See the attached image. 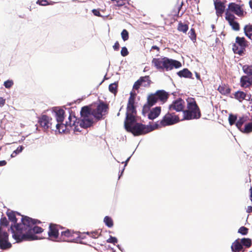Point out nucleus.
Instances as JSON below:
<instances>
[{
	"instance_id": "obj_49",
	"label": "nucleus",
	"mask_w": 252,
	"mask_h": 252,
	"mask_svg": "<svg viewBox=\"0 0 252 252\" xmlns=\"http://www.w3.org/2000/svg\"><path fill=\"white\" fill-rule=\"evenodd\" d=\"M113 48L115 51H118L120 49V44L118 41H116L114 45L113 46Z\"/></svg>"
},
{
	"instance_id": "obj_8",
	"label": "nucleus",
	"mask_w": 252,
	"mask_h": 252,
	"mask_svg": "<svg viewBox=\"0 0 252 252\" xmlns=\"http://www.w3.org/2000/svg\"><path fill=\"white\" fill-rule=\"evenodd\" d=\"M136 94L134 92H131L128 98L126 107V118L125 121H126L128 118L135 117L136 114V107L135 106V99Z\"/></svg>"
},
{
	"instance_id": "obj_50",
	"label": "nucleus",
	"mask_w": 252,
	"mask_h": 252,
	"mask_svg": "<svg viewBox=\"0 0 252 252\" xmlns=\"http://www.w3.org/2000/svg\"><path fill=\"white\" fill-rule=\"evenodd\" d=\"M92 12L95 16H98V17H101V15L100 14L99 11L97 9H93Z\"/></svg>"
},
{
	"instance_id": "obj_39",
	"label": "nucleus",
	"mask_w": 252,
	"mask_h": 252,
	"mask_svg": "<svg viewBox=\"0 0 252 252\" xmlns=\"http://www.w3.org/2000/svg\"><path fill=\"white\" fill-rule=\"evenodd\" d=\"M121 36L123 40L125 41L129 38V33L127 31L126 29H124L121 32Z\"/></svg>"
},
{
	"instance_id": "obj_10",
	"label": "nucleus",
	"mask_w": 252,
	"mask_h": 252,
	"mask_svg": "<svg viewBox=\"0 0 252 252\" xmlns=\"http://www.w3.org/2000/svg\"><path fill=\"white\" fill-rule=\"evenodd\" d=\"M108 105L103 102H100L96 108H92V116L97 121L103 119V116L105 115L107 109Z\"/></svg>"
},
{
	"instance_id": "obj_53",
	"label": "nucleus",
	"mask_w": 252,
	"mask_h": 252,
	"mask_svg": "<svg viewBox=\"0 0 252 252\" xmlns=\"http://www.w3.org/2000/svg\"><path fill=\"white\" fill-rule=\"evenodd\" d=\"M0 224L4 226H6L7 225L6 220L5 219H1L0 220Z\"/></svg>"
},
{
	"instance_id": "obj_51",
	"label": "nucleus",
	"mask_w": 252,
	"mask_h": 252,
	"mask_svg": "<svg viewBox=\"0 0 252 252\" xmlns=\"http://www.w3.org/2000/svg\"><path fill=\"white\" fill-rule=\"evenodd\" d=\"M5 103V100L3 97H0V107L3 106Z\"/></svg>"
},
{
	"instance_id": "obj_2",
	"label": "nucleus",
	"mask_w": 252,
	"mask_h": 252,
	"mask_svg": "<svg viewBox=\"0 0 252 252\" xmlns=\"http://www.w3.org/2000/svg\"><path fill=\"white\" fill-rule=\"evenodd\" d=\"M124 126L126 130L134 136L145 135L156 129L154 124L153 125H145L137 123L135 117L128 118L126 121H125Z\"/></svg>"
},
{
	"instance_id": "obj_9",
	"label": "nucleus",
	"mask_w": 252,
	"mask_h": 252,
	"mask_svg": "<svg viewBox=\"0 0 252 252\" xmlns=\"http://www.w3.org/2000/svg\"><path fill=\"white\" fill-rule=\"evenodd\" d=\"M248 46V41L245 37L237 36L235 39V43L233 45L232 49L234 53L241 56L244 54Z\"/></svg>"
},
{
	"instance_id": "obj_3",
	"label": "nucleus",
	"mask_w": 252,
	"mask_h": 252,
	"mask_svg": "<svg viewBox=\"0 0 252 252\" xmlns=\"http://www.w3.org/2000/svg\"><path fill=\"white\" fill-rule=\"evenodd\" d=\"M152 63L157 69L163 71L171 70L173 68H178L182 66L180 62L167 57L154 58Z\"/></svg>"
},
{
	"instance_id": "obj_24",
	"label": "nucleus",
	"mask_w": 252,
	"mask_h": 252,
	"mask_svg": "<svg viewBox=\"0 0 252 252\" xmlns=\"http://www.w3.org/2000/svg\"><path fill=\"white\" fill-rule=\"evenodd\" d=\"M231 249L233 252H239L240 251H244L243 247L241 243L240 239L236 240L232 244Z\"/></svg>"
},
{
	"instance_id": "obj_56",
	"label": "nucleus",
	"mask_w": 252,
	"mask_h": 252,
	"mask_svg": "<svg viewBox=\"0 0 252 252\" xmlns=\"http://www.w3.org/2000/svg\"><path fill=\"white\" fill-rule=\"evenodd\" d=\"M195 76L198 80H201L200 76L198 73L195 72Z\"/></svg>"
},
{
	"instance_id": "obj_33",
	"label": "nucleus",
	"mask_w": 252,
	"mask_h": 252,
	"mask_svg": "<svg viewBox=\"0 0 252 252\" xmlns=\"http://www.w3.org/2000/svg\"><path fill=\"white\" fill-rule=\"evenodd\" d=\"M148 79L147 77H140L139 79L134 84L133 89L138 90L140 86H142V80L144 81V79H146V80L148 81Z\"/></svg>"
},
{
	"instance_id": "obj_57",
	"label": "nucleus",
	"mask_w": 252,
	"mask_h": 252,
	"mask_svg": "<svg viewBox=\"0 0 252 252\" xmlns=\"http://www.w3.org/2000/svg\"><path fill=\"white\" fill-rule=\"evenodd\" d=\"M247 212L248 213H251V212H252V207L251 206H249L248 207V209H247Z\"/></svg>"
},
{
	"instance_id": "obj_14",
	"label": "nucleus",
	"mask_w": 252,
	"mask_h": 252,
	"mask_svg": "<svg viewBox=\"0 0 252 252\" xmlns=\"http://www.w3.org/2000/svg\"><path fill=\"white\" fill-rule=\"evenodd\" d=\"M38 122L40 126L44 129H52L54 123L52 119L46 115H42L38 118Z\"/></svg>"
},
{
	"instance_id": "obj_18",
	"label": "nucleus",
	"mask_w": 252,
	"mask_h": 252,
	"mask_svg": "<svg viewBox=\"0 0 252 252\" xmlns=\"http://www.w3.org/2000/svg\"><path fill=\"white\" fill-rule=\"evenodd\" d=\"M235 18L236 17L233 14H227V16H225V19L228 22L232 29L238 31L240 30V25L237 22L235 21Z\"/></svg>"
},
{
	"instance_id": "obj_1",
	"label": "nucleus",
	"mask_w": 252,
	"mask_h": 252,
	"mask_svg": "<svg viewBox=\"0 0 252 252\" xmlns=\"http://www.w3.org/2000/svg\"><path fill=\"white\" fill-rule=\"evenodd\" d=\"M22 222L15 224L11 226L12 237L16 242L22 241H32L38 239L35 233H39L43 231V229L34 224L40 221L33 220L28 217L22 216Z\"/></svg>"
},
{
	"instance_id": "obj_6",
	"label": "nucleus",
	"mask_w": 252,
	"mask_h": 252,
	"mask_svg": "<svg viewBox=\"0 0 252 252\" xmlns=\"http://www.w3.org/2000/svg\"><path fill=\"white\" fill-rule=\"evenodd\" d=\"M180 122V119L178 115L174 113L168 112L160 121H158L154 124L156 129L161 128L168 126L174 125Z\"/></svg>"
},
{
	"instance_id": "obj_42",
	"label": "nucleus",
	"mask_w": 252,
	"mask_h": 252,
	"mask_svg": "<svg viewBox=\"0 0 252 252\" xmlns=\"http://www.w3.org/2000/svg\"><path fill=\"white\" fill-rule=\"evenodd\" d=\"M143 77H147L148 79V81L146 80V79H144V81L142 80V86H143L144 87H149L151 82L149 76H144Z\"/></svg>"
},
{
	"instance_id": "obj_34",
	"label": "nucleus",
	"mask_w": 252,
	"mask_h": 252,
	"mask_svg": "<svg viewBox=\"0 0 252 252\" xmlns=\"http://www.w3.org/2000/svg\"><path fill=\"white\" fill-rule=\"evenodd\" d=\"M129 159V158H127L126 160H125V158H119V160H117L118 163H121L122 164V165H123L122 167H119L120 169L122 168V172H121V174L120 176H121L122 175V173H123V172L125 170V167L127 165V163L128 162Z\"/></svg>"
},
{
	"instance_id": "obj_38",
	"label": "nucleus",
	"mask_w": 252,
	"mask_h": 252,
	"mask_svg": "<svg viewBox=\"0 0 252 252\" xmlns=\"http://www.w3.org/2000/svg\"><path fill=\"white\" fill-rule=\"evenodd\" d=\"M104 222L109 227L113 226V221L112 219L108 216H106L104 219Z\"/></svg>"
},
{
	"instance_id": "obj_19",
	"label": "nucleus",
	"mask_w": 252,
	"mask_h": 252,
	"mask_svg": "<svg viewBox=\"0 0 252 252\" xmlns=\"http://www.w3.org/2000/svg\"><path fill=\"white\" fill-rule=\"evenodd\" d=\"M216 14L218 16H221L225 9L224 3L220 0H216L214 2Z\"/></svg>"
},
{
	"instance_id": "obj_16",
	"label": "nucleus",
	"mask_w": 252,
	"mask_h": 252,
	"mask_svg": "<svg viewBox=\"0 0 252 252\" xmlns=\"http://www.w3.org/2000/svg\"><path fill=\"white\" fill-rule=\"evenodd\" d=\"M48 233L51 240L55 241H60L59 237V230L56 225L51 224L49 226V230Z\"/></svg>"
},
{
	"instance_id": "obj_20",
	"label": "nucleus",
	"mask_w": 252,
	"mask_h": 252,
	"mask_svg": "<svg viewBox=\"0 0 252 252\" xmlns=\"http://www.w3.org/2000/svg\"><path fill=\"white\" fill-rule=\"evenodd\" d=\"M155 94H156L158 101L162 103H165L168 99L169 94L164 90L157 91Z\"/></svg>"
},
{
	"instance_id": "obj_22",
	"label": "nucleus",
	"mask_w": 252,
	"mask_h": 252,
	"mask_svg": "<svg viewBox=\"0 0 252 252\" xmlns=\"http://www.w3.org/2000/svg\"><path fill=\"white\" fill-rule=\"evenodd\" d=\"M161 113V107L159 106L153 108L149 112L148 114V118L150 120H154L160 115Z\"/></svg>"
},
{
	"instance_id": "obj_46",
	"label": "nucleus",
	"mask_w": 252,
	"mask_h": 252,
	"mask_svg": "<svg viewBox=\"0 0 252 252\" xmlns=\"http://www.w3.org/2000/svg\"><path fill=\"white\" fill-rule=\"evenodd\" d=\"M115 1L116 2L115 5L118 7L122 6L125 4L124 0H116Z\"/></svg>"
},
{
	"instance_id": "obj_60",
	"label": "nucleus",
	"mask_w": 252,
	"mask_h": 252,
	"mask_svg": "<svg viewBox=\"0 0 252 252\" xmlns=\"http://www.w3.org/2000/svg\"><path fill=\"white\" fill-rule=\"evenodd\" d=\"M251 200L252 201V194H251Z\"/></svg>"
},
{
	"instance_id": "obj_31",
	"label": "nucleus",
	"mask_w": 252,
	"mask_h": 252,
	"mask_svg": "<svg viewBox=\"0 0 252 252\" xmlns=\"http://www.w3.org/2000/svg\"><path fill=\"white\" fill-rule=\"evenodd\" d=\"M244 72L247 74L246 76H252V65H244L242 67Z\"/></svg>"
},
{
	"instance_id": "obj_35",
	"label": "nucleus",
	"mask_w": 252,
	"mask_h": 252,
	"mask_svg": "<svg viewBox=\"0 0 252 252\" xmlns=\"http://www.w3.org/2000/svg\"><path fill=\"white\" fill-rule=\"evenodd\" d=\"M240 241L243 246H244L247 248H249L252 245V240L249 238H244L241 239Z\"/></svg>"
},
{
	"instance_id": "obj_37",
	"label": "nucleus",
	"mask_w": 252,
	"mask_h": 252,
	"mask_svg": "<svg viewBox=\"0 0 252 252\" xmlns=\"http://www.w3.org/2000/svg\"><path fill=\"white\" fill-rule=\"evenodd\" d=\"M243 133H249L252 132V122L246 125L245 128L241 130Z\"/></svg>"
},
{
	"instance_id": "obj_48",
	"label": "nucleus",
	"mask_w": 252,
	"mask_h": 252,
	"mask_svg": "<svg viewBox=\"0 0 252 252\" xmlns=\"http://www.w3.org/2000/svg\"><path fill=\"white\" fill-rule=\"evenodd\" d=\"M37 3L41 5H46L48 4V1L46 0H38Z\"/></svg>"
},
{
	"instance_id": "obj_40",
	"label": "nucleus",
	"mask_w": 252,
	"mask_h": 252,
	"mask_svg": "<svg viewBox=\"0 0 252 252\" xmlns=\"http://www.w3.org/2000/svg\"><path fill=\"white\" fill-rule=\"evenodd\" d=\"M7 216L9 219L14 223L17 221V219L16 217V214L14 212H9L7 213Z\"/></svg>"
},
{
	"instance_id": "obj_13",
	"label": "nucleus",
	"mask_w": 252,
	"mask_h": 252,
	"mask_svg": "<svg viewBox=\"0 0 252 252\" xmlns=\"http://www.w3.org/2000/svg\"><path fill=\"white\" fill-rule=\"evenodd\" d=\"M75 236L76 238L79 237V232H74L69 229H66L65 231L61 232L60 240L67 242H74Z\"/></svg>"
},
{
	"instance_id": "obj_15",
	"label": "nucleus",
	"mask_w": 252,
	"mask_h": 252,
	"mask_svg": "<svg viewBox=\"0 0 252 252\" xmlns=\"http://www.w3.org/2000/svg\"><path fill=\"white\" fill-rule=\"evenodd\" d=\"M185 107V101L181 98H178L174 101L169 106L170 110H175L177 112L184 111Z\"/></svg>"
},
{
	"instance_id": "obj_59",
	"label": "nucleus",
	"mask_w": 252,
	"mask_h": 252,
	"mask_svg": "<svg viewBox=\"0 0 252 252\" xmlns=\"http://www.w3.org/2000/svg\"><path fill=\"white\" fill-rule=\"evenodd\" d=\"M249 4H250V7L252 9V0H250L249 1Z\"/></svg>"
},
{
	"instance_id": "obj_61",
	"label": "nucleus",
	"mask_w": 252,
	"mask_h": 252,
	"mask_svg": "<svg viewBox=\"0 0 252 252\" xmlns=\"http://www.w3.org/2000/svg\"><path fill=\"white\" fill-rule=\"evenodd\" d=\"M13 154H12L11 155V158H13Z\"/></svg>"
},
{
	"instance_id": "obj_64",
	"label": "nucleus",
	"mask_w": 252,
	"mask_h": 252,
	"mask_svg": "<svg viewBox=\"0 0 252 252\" xmlns=\"http://www.w3.org/2000/svg\"><path fill=\"white\" fill-rule=\"evenodd\" d=\"M252 252V251H251V252Z\"/></svg>"
},
{
	"instance_id": "obj_25",
	"label": "nucleus",
	"mask_w": 252,
	"mask_h": 252,
	"mask_svg": "<svg viewBox=\"0 0 252 252\" xmlns=\"http://www.w3.org/2000/svg\"><path fill=\"white\" fill-rule=\"evenodd\" d=\"M218 90L222 95H228L231 92V89L229 86L225 84L220 85L218 87Z\"/></svg>"
},
{
	"instance_id": "obj_23",
	"label": "nucleus",
	"mask_w": 252,
	"mask_h": 252,
	"mask_svg": "<svg viewBox=\"0 0 252 252\" xmlns=\"http://www.w3.org/2000/svg\"><path fill=\"white\" fill-rule=\"evenodd\" d=\"M234 95V97L240 102H242L244 99L249 100L251 98V94L248 95L243 91H237Z\"/></svg>"
},
{
	"instance_id": "obj_29",
	"label": "nucleus",
	"mask_w": 252,
	"mask_h": 252,
	"mask_svg": "<svg viewBox=\"0 0 252 252\" xmlns=\"http://www.w3.org/2000/svg\"><path fill=\"white\" fill-rule=\"evenodd\" d=\"M177 30L180 32L186 33L189 30V26L187 24H185L181 21H180L177 26Z\"/></svg>"
},
{
	"instance_id": "obj_28",
	"label": "nucleus",
	"mask_w": 252,
	"mask_h": 252,
	"mask_svg": "<svg viewBox=\"0 0 252 252\" xmlns=\"http://www.w3.org/2000/svg\"><path fill=\"white\" fill-rule=\"evenodd\" d=\"M244 32L245 35L252 40V25L249 24L245 25Z\"/></svg>"
},
{
	"instance_id": "obj_63",
	"label": "nucleus",
	"mask_w": 252,
	"mask_h": 252,
	"mask_svg": "<svg viewBox=\"0 0 252 252\" xmlns=\"http://www.w3.org/2000/svg\"><path fill=\"white\" fill-rule=\"evenodd\" d=\"M251 191H252V188L251 189Z\"/></svg>"
},
{
	"instance_id": "obj_47",
	"label": "nucleus",
	"mask_w": 252,
	"mask_h": 252,
	"mask_svg": "<svg viewBox=\"0 0 252 252\" xmlns=\"http://www.w3.org/2000/svg\"><path fill=\"white\" fill-rule=\"evenodd\" d=\"M108 243L115 244L117 242V239L116 238L110 236V237L107 240Z\"/></svg>"
},
{
	"instance_id": "obj_41",
	"label": "nucleus",
	"mask_w": 252,
	"mask_h": 252,
	"mask_svg": "<svg viewBox=\"0 0 252 252\" xmlns=\"http://www.w3.org/2000/svg\"><path fill=\"white\" fill-rule=\"evenodd\" d=\"M228 120L229 124L232 126L235 124L237 120V116L231 114L229 115Z\"/></svg>"
},
{
	"instance_id": "obj_4",
	"label": "nucleus",
	"mask_w": 252,
	"mask_h": 252,
	"mask_svg": "<svg viewBox=\"0 0 252 252\" xmlns=\"http://www.w3.org/2000/svg\"><path fill=\"white\" fill-rule=\"evenodd\" d=\"M187 109L183 111L184 119L190 120L199 119L201 113L195 98L189 97L187 99Z\"/></svg>"
},
{
	"instance_id": "obj_55",
	"label": "nucleus",
	"mask_w": 252,
	"mask_h": 252,
	"mask_svg": "<svg viewBox=\"0 0 252 252\" xmlns=\"http://www.w3.org/2000/svg\"><path fill=\"white\" fill-rule=\"evenodd\" d=\"M152 49H156L158 51H159V48L156 45L155 46H153L152 47Z\"/></svg>"
},
{
	"instance_id": "obj_5",
	"label": "nucleus",
	"mask_w": 252,
	"mask_h": 252,
	"mask_svg": "<svg viewBox=\"0 0 252 252\" xmlns=\"http://www.w3.org/2000/svg\"><path fill=\"white\" fill-rule=\"evenodd\" d=\"M81 119H77L76 124L82 128H88L91 126L94 123L92 116V107L85 106L80 111Z\"/></svg>"
},
{
	"instance_id": "obj_27",
	"label": "nucleus",
	"mask_w": 252,
	"mask_h": 252,
	"mask_svg": "<svg viewBox=\"0 0 252 252\" xmlns=\"http://www.w3.org/2000/svg\"><path fill=\"white\" fill-rule=\"evenodd\" d=\"M177 74L180 77H185L188 78H192V73L187 68H184L177 72Z\"/></svg>"
},
{
	"instance_id": "obj_43",
	"label": "nucleus",
	"mask_w": 252,
	"mask_h": 252,
	"mask_svg": "<svg viewBox=\"0 0 252 252\" xmlns=\"http://www.w3.org/2000/svg\"><path fill=\"white\" fill-rule=\"evenodd\" d=\"M248 229L244 226L241 227L238 230V233L245 235L248 233Z\"/></svg>"
},
{
	"instance_id": "obj_11",
	"label": "nucleus",
	"mask_w": 252,
	"mask_h": 252,
	"mask_svg": "<svg viewBox=\"0 0 252 252\" xmlns=\"http://www.w3.org/2000/svg\"><path fill=\"white\" fill-rule=\"evenodd\" d=\"M231 12L240 17L244 16V11L243 8L241 5L235 2L229 3L228 8L225 12V16H227V14H232Z\"/></svg>"
},
{
	"instance_id": "obj_12",
	"label": "nucleus",
	"mask_w": 252,
	"mask_h": 252,
	"mask_svg": "<svg viewBox=\"0 0 252 252\" xmlns=\"http://www.w3.org/2000/svg\"><path fill=\"white\" fill-rule=\"evenodd\" d=\"M11 247V244L9 242L8 235L6 230L2 226H0V248L6 249Z\"/></svg>"
},
{
	"instance_id": "obj_21",
	"label": "nucleus",
	"mask_w": 252,
	"mask_h": 252,
	"mask_svg": "<svg viewBox=\"0 0 252 252\" xmlns=\"http://www.w3.org/2000/svg\"><path fill=\"white\" fill-rule=\"evenodd\" d=\"M240 85L244 88H249L252 85V76H242L240 78Z\"/></svg>"
},
{
	"instance_id": "obj_30",
	"label": "nucleus",
	"mask_w": 252,
	"mask_h": 252,
	"mask_svg": "<svg viewBox=\"0 0 252 252\" xmlns=\"http://www.w3.org/2000/svg\"><path fill=\"white\" fill-rule=\"evenodd\" d=\"M247 121V116H243L240 117L236 123V126L240 130L243 129L242 128V126L244 123H245Z\"/></svg>"
},
{
	"instance_id": "obj_58",
	"label": "nucleus",
	"mask_w": 252,
	"mask_h": 252,
	"mask_svg": "<svg viewBox=\"0 0 252 252\" xmlns=\"http://www.w3.org/2000/svg\"><path fill=\"white\" fill-rule=\"evenodd\" d=\"M183 2H182L181 5L179 6V7H178V12L180 11L181 8H182V6H183Z\"/></svg>"
},
{
	"instance_id": "obj_7",
	"label": "nucleus",
	"mask_w": 252,
	"mask_h": 252,
	"mask_svg": "<svg viewBox=\"0 0 252 252\" xmlns=\"http://www.w3.org/2000/svg\"><path fill=\"white\" fill-rule=\"evenodd\" d=\"M77 118L74 116L70 114L68 117V121L66 122L65 124H62V123H57L54 121V125L58 130L59 133L64 132L65 131L69 130L68 127H72L74 126V131H81L79 128L78 127V125L76 124Z\"/></svg>"
},
{
	"instance_id": "obj_32",
	"label": "nucleus",
	"mask_w": 252,
	"mask_h": 252,
	"mask_svg": "<svg viewBox=\"0 0 252 252\" xmlns=\"http://www.w3.org/2000/svg\"><path fill=\"white\" fill-rule=\"evenodd\" d=\"M118 82H115L109 86V91L112 94H116L118 92Z\"/></svg>"
},
{
	"instance_id": "obj_44",
	"label": "nucleus",
	"mask_w": 252,
	"mask_h": 252,
	"mask_svg": "<svg viewBox=\"0 0 252 252\" xmlns=\"http://www.w3.org/2000/svg\"><path fill=\"white\" fill-rule=\"evenodd\" d=\"M13 85V82L12 80H7L4 82V86L6 88L9 89L11 88Z\"/></svg>"
},
{
	"instance_id": "obj_26",
	"label": "nucleus",
	"mask_w": 252,
	"mask_h": 252,
	"mask_svg": "<svg viewBox=\"0 0 252 252\" xmlns=\"http://www.w3.org/2000/svg\"><path fill=\"white\" fill-rule=\"evenodd\" d=\"M56 122L57 123H62L64 119V111L62 109H59L56 112Z\"/></svg>"
},
{
	"instance_id": "obj_45",
	"label": "nucleus",
	"mask_w": 252,
	"mask_h": 252,
	"mask_svg": "<svg viewBox=\"0 0 252 252\" xmlns=\"http://www.w3.org/2000/svg\"><path fill=\"white\" fill-rule=\"evenodd\" d=\"M128 51L126 47H123L122 48L121 54L123 57H126L128 54Z\"/></svg>"
},
{
	"instance_id": "obj_62",
	"label": "nucleus",
	"mask_w": 252,
	"mask_h": 252,
	"mask_svg": "<svg viewBox=\"0 0 252 252\" xmlns=\"http://www.w3.org/2000/svg\"><path fill=\"white\" fill-rule=\"evenodd\" d=\"M17 215H18L19 216H20V214H19V213H17Z\"/></svg>"
},
{
	"instance_id": "obj_17",
	"label": "nucleus",
	"mask_w": 252,
	"mask_h": 252,
	"mask_svg": "<svg viewBox=\"0 0 252 252\" xmlns=\"http://www.w3.org/2000/svg\"><path fill=\"white\" fill-rule=\"evenodd\" d=\"M158 101L157 96L155 94H149L147 97V104L143 106V111H148L150 107L155 105Z\"/></svg>"
},
{
	"instance_id": "obj_36",
	"label": "nucleus",
	"mask_w": 252,
	"mask_h": 252,
	"mask_svg": "<svg viewBox=\"0 0 252 252\" xmlns=\"http://www.w3.org/2000/svg\"><path fill=\"white\" fill-rule=\"evenodd\" d=\"M190 39L193 42H196V34L194 29L191 28L188 33Z\"/></svg>"
},
{
	"instance_id": "obj_52",
	"label": "nucleus",
	"mask_w": 252,
	"mask_h": 252,
	"mask_svg": "<svg viewBox=\"0 0 252 252\" xmlns=\"http://www.w3.org/2000/svg\"><path fill=\"white\" fill-rule=\"evenodd\" d=\"M23 148L22 146L18 147L17 148V149H16V150L14 151V152L16 153V154L17 153H19L22 152V151L23 150Z\"/></svg>"
},
{
	"instance_id": "obj_54",
	"label": "nucleus",
	"mask_w": 252,
	"mask_h": 252,
	"mask_svg": "<svg viewBox=\"0 0 252 252\" xmlns=\"http://www.w3.org/2000/svg\"><path fill=\"white\" fill-rule=\"evenodd\" d=\"M6 162L5 160L0 161V166H4L6 164Z\"/></svg>"
}]
</instances>
